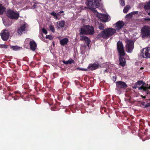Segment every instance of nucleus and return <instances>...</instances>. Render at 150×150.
I'll use <instances>...</instances> for the list:
<instances>
[{"label": "nucleus", "mask_w": 150, "mask_h": 150, "mask_svg": "<svg viewBox=\"0 0 150 150\" xmlns=\"http://www.w3.org/2000/svg\"><path fill=\"white\" fill-rule=\"evenodd\" d=\"M87 6L88 8L91 9L94 13L96 16L103 22L108 21L110 20V17L107 14H102L99 13L95 9L97 8L99 5L98 0H88Z\"/></svg>", "instance_id": "1"}, {"label": "nucleus", "mask_w": 150, "mask_h": 150, "mask_svg": "<svg viewBox=\"0 0 150 150\" xmlns=\"http://www.w3.org/2000/svg\"><path fill=\"white\" fill-rule=\"evenodd\" d=\"M116 32L115 29L112 28H106L98 35V37L107 39L113 35Z\"/></svg>", "instance_id": "2"}, {"label": "nucleus", "mask_w": 150, "mask_h": 150, "mask_svg": "<svg viewBox=\"0 0 150 150\" xmlns=\"http://www.w3.org/2000/svg\"><path fill=\"white\" fill-rule=\"evenodd\" d=\"M94 31L93 27L88 25H86L81 28L80 31V35L83 34H93Z\"/></svg>", "instance_id": "3"}, {"label": "nucleus", "mask_w": 150, "mask_h": 150, "mask_svg": "<svg viewBox=\"0 0 150 150\" xmlns=\"http://www.w3.org/2000/svg\"><path fill=\"white\" fill-rule=\"evenodd\" d=\"M135 89L138 88L139 90L143 89L144 91L150 89V85L146 86L142 81H141L137 82L133 87Z\"/></svg>", "instance_id": "4"}, {"label": "nucleus", "mask_w": 150, "mask_h": 150, "mask_svg": "<svg viewBox=\"0 0 150 150\" xmlns=\"http://www.w3.org/2000/svg\"><path fill=\"white\" fill-rule=\"evenodd\" d=\"M141 35L142 38L145 39L150 37V28L148 26H144L141 30Z\"/></svg>", "instance_id": "5"}, {"label": "nucleus", "mask_w": 150, "mask_h": 150, "mask_svg": "<svg viewBox=\"0 0 150 150\" xmlns=\"http://www.w3.org/2000/svg\"><path fill=\"white\" fill-rule=\"evenodd\" d=\"M140 55L143 58H150V47L142 49Z\"/></svg>", "instance_id": "6"}, {"label": "nucleus", "mask_w": 150, "mask_h": 150, "mask_svg": "<svg viewBox=\"0 0 150 150\" xmlns=\"http://www.w3.org/2000/svg\"><path fill=\"white\" fill-rule=\"evenodd\" d=\"M126 42V48L127 52L131 53L134 48V42L132 40H127Z\"/></svg>", "instance_id": "7"}, {"label": "nucleus", "mask_w": 150, "mask_h": 150, "mask_svg": "<svg viewBox=\"0 0 150 150\" xmlns=\"http://www.w3.org/2000/svg\"><path fill=\"white\" fill-rule=\"evenodd\" d=\"M7 16L10 18L17 19L19 16V14L17 12H15L11 10H8L7 11Z\"/></svg>", "instance_id": "8"}, {"label": "nucleus", "mask_w": 150, "mask_h": 150, "mask_svg": "<svg viewBox=\"0 0 150 150\" xmlns=\"http://www.w3.org/2000/svg\"><path fill=\"white\" fill-rule=\"evenodd\" d=\"M117 49L120 56H124L125 54L124 47L122 42L118 41L117 43Z\"/></svg>", "instance_id": "9"}, {"label": "nucleus", "mask_w": 150, "mask_h": 150, "mask_svg": "<svg viewBox=\"0 0 150 150\" xmlns=\"http://www.w3.org/2000/svg\"><path fill=\"white\" fill-rule=\"evenodd\" d=\"M25 44L29 43L30 47L31 50L34 51L36 47V44L33 40L28 38L26 39L25 41Z\"/></svg>", "instance_id": "10"}, {"label": "nucleus", "mask_w": 150, "mask_h": 150, "mask_svg": "<svg viewBox=\"0 0 150 150\" xmlns=\"http://www.w3.org/2000/svg\"><path fill=\"white\" fill-rule=\"evenodd\" d=\"M1 35L4 40H6L9 38V33L7 30H3L1 32Z\"/></svg>", "instance_id": "11"}, {"label": "nucleus", "mask_w": 150, "mask_h": 150, "mask_svg": "<svg viewBox=\"0 0 150 150\" xmlns=\"http://www.w3.org/2000/svg\"><path fill=\"white\" fill-rule=\"evenodd\" d=\"M124 23L123 22L118 21L115 24V27L116 31L117 32H119L123 27Z\"/></svg>", "instance_id": "12"}, {"label": "nucleus", "mask_w": 150, "mask_h": 150, "mask_svg": "<svg viewBox=\"0 0 150 150\" xmlns=\"http://www.w3.org/2000/svg\"><path fill=\"white\" fill-rule=\"evenodd\" d=\"M25 28V24L21 25L17 30L18 34L19 35H21L23 33H24L26 31Z\"/></svg>", "instance_id": "13"}, {"label": "nucleus", "mask_w": 150, "mask_h": 150, "mask_svg": "<svg viewBox=\"0 0 150 150\" xmlns=\"http://www.w3.org/2000/svg\"><path fill=\"white\" fill-rule=\"evenodd\" d=\"M58 39L60 44L62 46L67 45L69 42V40L67 38L62 39L61 37H59L58 38Z\"/></svg>", "instance_id": "14"}, {"label": "nucleus", "mask_w": 150, "mask_h": 150, "mask_svg": "<svg viewBox=\"0 0 150 150\" xmlns=\"http://www.w3.org/2000/svg\"><path fill=\"white\" fill-rule=\"evenodd\" d=\"M117 88H125L127 87V85L124 82L119 81L116 82Z\"/></svg>", "instance_id": "15"}, {"label": "nucleus", "mask_w": 150, "mask_h": 150, "mask_svg": "<svg viewBox=\"0 0 150 150\" xmlns=\"http://www.w3.org/2000/svg\"><path fill=\"white\" fill-rule=\"evenodd\" d=\"M99 67V64L98 63H96L90 64L88 68L91 70H93L97 69Z\"/></svg>", "instance_id": "16"}, {"label": "nucleus", "mask_w": 150, "mask_h": 150, "mask_svg": "<svg viewBox=\"0 0 150 150\" xmlns=\"http://www.w3.org/2000/svg\"><path fill=\"white\" fill-rule=\"evenodd\" d=\"M65 24V22L64 21H62L57 22V28L59 29L64 27Z\"/></svg>", "instance_id": "17"}, {"label": "nucleus", "mask_w": 150, "mask_h": 150, "mask_svg": "<svg viewBox=\"0 0 150 150\" xmlns=\"http://www.w3.org/2000/svg\"><path fill=\"white\" fill-rule=\"evenodd\" d=\"M123 56H120L119 55V61L120 64L122 66H124L126 64L125 59L124 58H123L122 57Z\"/></svg>", "instance_id": "18"}, {"label": "nucleus", "mask_w": 150, "mask_h": 150, "mask_svg": "<svg viewBox=\"0 0 150 150\" xmlns=\"http://www.w3.org/2000/svg\"><path fill=\"white\" fill-rule=\"evenodd\" d=\"M80 39L82 40L85 41V42L86 43L87 45L88 46L90 40L87 37L85 36H82L81 37Z\"/></svg>", "instance_id": "19"}, {"label": "nucleus", "mask_w": 150, "mask_h": 150, "mask_svg": "<svg viewBox=\"0 0 150 150\" xmlns=\"http://www.w3.org/2000/svg\"><path fill=\"white\" fill-rule=\"evenodd\" d=\"M3 23L5 26H9L11 24V23L9 22V21L8 19L3 18Z\"/></svg>", "instance_id": "20"}, {"label": "nucleus", "mask_w": 150, "mask_h": 150, "mask_svg": "<svg viewBox=\"0 0 150 150\" xmlns=\"http://www.w3.org/2000/svg\"><path fill=\"white\" fill-rule=\"evenodd\" d=\"M74 62V61L72 59H70L67 61H63V62L65 64H71Z\"/></svg>", "instance_id": "21"}, {"label": "nucleus", "mask_w": 150, "mask_h": 150, "mask_svg": "<svg viewBox=\"0 0 150 150\" xmlns=\"http://www.w3.org/2000/svg\"><path fill=\"white\" fill-rule=\"evenodd\" d=\"M144 8L145 10L150 9V1L146 3L144 6Z\"/></svg>", "instance_id": "22"}, {"label": "nucleus", "mask_w": 150, "mask_h": 150, "mask_svg": "<svg viewBox=\"0 0 150 150\" xmlns=\"http://www.w3.org/2000/svg\"><path fill=\"white\" fill-rule=\"evenodd\" d=\"M11 47L13 49V50L18 51L22 49L21 47H20L18 46H11Z\"/></svg>", "instance_id": "23"}, {"label": "nucleus", "mask_w": 150, "mask_h": 150, "mask_svg": "<svg viewBox=\"0 0 150 150\" xmlns=\"http://www.w3.org/2000/svg\"><path fill=\"white\" fill-rule=\"evenodd\" d=\"M5 11V8L2 5H0V15L2 14Z\"/></svg>", "instance_id": "24"}, {"label": "nucleus", "mask_w": 150, "mask_h": 150, "mask_svg": "<svg viewBox=\"0 0 150 150\" xmlns=\"http://www.w3.org/2000/svg\"><path fill=\"white\" fill-rule=\"evenodd\" d=\"M130 7L129 6H126L124 9L123 11L125 13H127L128 11L129 10Z\"/></svg>", "instance_id": "25"}, {"label": "nucleus", "mask_w": 150, "mask_h": 150, "mask_svg": "<svg viewBox=\"0 0 150 150\" xmlns=\"http://www.w3.org/2000/svg\"><path fill=\"white\" fill-rule=\"evenodd\" d=\"M50 14L51 15L53 16H54V18L55 19H58L57 15L54 12H52L50 13Z\"/></svg>", "instance_id": "26"}, {"label": "nucleus", "mask_w": 150, "mask_h": 150, "mask_svg": "<svg viewBox=\"0 0 150 150\" xmlns=\"http://www.w3.org/2000/svg\"><path fill=\"white\" fill-rule=\"evenodd\" d=\"M46 38L50 40H51L53 39V36L51 35H46Z\"/></svg>", "instance_id": "27"}, {"label": "nucleus", "mask_w": 150, "mask_h": 150, "mask_svg": "<svg viewBox=\"0 0 150 150\" xmlns=\"http://www.w3.org/2000/svg\"><path fill=\"white\" fill-rule=\"evenodd\" d=\"M104 27L103 25L101 23H100L99 24L98 28L100 30H103V29Z\"/></svg>", "instance_id": "28"}, {"label": "nucleus", "mask_w": 150, "mask_h": 150, "mask_svg": "<svg viewBox=\"0 0 150 150\" xmlns=\"http://www.w3.org/2000/svg\"><path fill=\"white\" fill-rule=\"evenodd\" d=\"M49 28L50 30L53 32L54 33L55 31L54 28L53 26L50 25L49 26Z\"/></svg>", "instance_id": "29"}, {"label": "nucleus", "mask_w": 150, "mask_h": 150, "mask_svg": "<svg viewBox=\"0 0 150 150\" xmlns=\"http://www.w3.org/2000/svg\"><path fill=\"white\" fill-rule=\"evenodd\" d=\"M133 15H132V13L131 12V13L127 15L126 17L127 18H131Z\"/></svg>", "instance_id": "30"}, {"label": "nucleus", "mask_w": 150, "mask_h": 150, "mask_svg": "<svg viewBox=\"0 0 150 150\" xmlns=\"http://www.w3.org/2000/svg\"><path fill=\"white\" fill-rule=\"evenodd\" d=\"M120 5L122 6L125 5V3L123 0H120Z\"/></svg>", "instance_id": "31"}, {"label": "nucleus", "mask_w": 150, "mask_h": 150, "mask_svg": "<svg viewBox=\"0 0 150 150\" xmlns=\"http://www.w3.org/2000/svg\"><path fill=\"white\" fill-rule=\"evenodd\" d=\"M39 4L38 3H35L34 4L33 6L32 7V8L34 9L36 8L37 6L39 5Z\"/></svg>", "instance_id": "32"}, {"label": "nucleus", "mask_w": 150, "mask_h": 150, "mask_svg": "<svg viewBox=\"0 0 150 150\" xmlns=\"http://www.w3.org/2000/svg\"><path fill=\"white\" fill-rule=\"evenodd\" d=\"M77 69L81 71H85L87 70V69L82 68L79 67L77 68Z\"/></svg>", "instance_id": "33"}, {"label": "nucleus", "mask_w": 150, "mask_h": 150, "mask_svg": "<svg viewBox=\"0 0 150 150\" xmlns=\"http://www.w3.org/2000/svg\"><path fill=\"white\" fill-rule=\"evenodd\" d=\"M42 32L45 34H46L47 33V31L44 28H43L42 29Z\"/></svg>", "instance_id": "34"}, {"label": "nucleus", "mask_w": 150, "mask_h": 150, "mask_svg": "<svg viewBox=\"0 0 150 150\" xmlns=\"http://www.w3.org/2000/svg\"><path fill=\"white\" fill-rule=\"evenodd\" d=\"M132 15L138 14L139 12L138 11H134L132 12Z\"/></svg>", "instance_id": "35"}, {"label": "nucleus", "mask_w": 150, "mask_h": 150, "mask_svg": "<svg viewBox=\"0 0 150 150\" xmlns=\"http://www.w3.org/2000/svg\"><path fill=\"white\" fill-rule=\"evenodd\" d=\"M8 46L7 45H2L1 46V47L2 48H7Z\"/></svg>", "instance_id": "36"}, {"label": "nucleus", "mask_w": 150, "mask_h": 150, "mask_svg": "<svg viewBox=\"0 0 150 150\" xmlns=\"http://www.w3.org/2000/svg\"><path fill=\"white\" fill-rule=\"evenodd\" d=\"M144 19L145 21H150V18H145Z\"/></svg>", "instance_id": "37"}, {"label": "nucleus", "mask_w": 150, "mask_h": 150, "mask_svg": "<svg viewBox=\"0 0 150 150\" xmlns=\"http://www.w3.org/2000/svg\"><path fill=\"white\" fill-rule=\"evenodd\" d=\"M57 17L59 16L60 15V13H58L57 14Z\"/></svg>", "instance_id": "38"}, {"label": "nucleus", "mask_w": 150, "mask_h": 150, "mask_svg": "<svg viewBox=\"0 0 150 150\" xmlns=\"http://www.w3.org/2000/svg\"><path fill=\"white\" fill-rule=\"evenodd\" d=\"M63 12H63V11H60V12H59V13L60 14V13H63Z\"/></svg>", "instance_id": "39"}, {"label": "nucleus", "mask_w": 150, "mask_h": 150, "mask_svg": "<svg viewBox=\"0 0 150 150\" xmlns=\"http://www.w3.org/2000/svg\"><path fill=\"white\" fill-rule=\"evenodd\" d=\"M143 68H144L143 67H141V68H140V69L141 70H142V69H143Z\"/></svg>", "instance_id": "40"}, {"label": "nucleus", "mask_w": 150, "mask_h": 150, "mask_svg": "<svg viewBox=\"0 0 150 150\" xmlns=\"http://www.w3.org/2000/svg\"><path fill=\"white\" fill-rule=\"evenodd\" d=\"M148 15L150 16V12L148 13Z\"/></svg>", "instance_id": "41"}, {"label": "nucleus", "mask_w": 150, "mask_h": 150, "mask_svg": "<svg viewBox=\"0 0 150 150\" xmlns=\"http://www.w3.org/2000/svg\"><path fill=\"white\" fill-rule=\"evenodd\" d=\"M128 57L127 58V59H128L129 58V57Z\"/></svg>", "instance_id": "42"}, {"label": "nucleus", "mask_w": 150, "mask_h": 150, "mask_svg": "<svg viewBox=\"0 0 150 150\" xmlns=\"http://www.w3.org/2000/svg\"><path fill=\"white\" fill-rule=\"evenodd\" d=\"M128 57L127 58V59H128L129 58V57Z\"/></svg>", "instance_id": "43"}]
</instances>
